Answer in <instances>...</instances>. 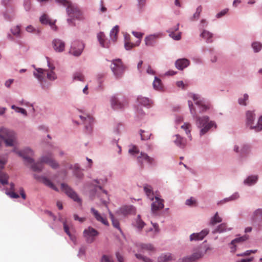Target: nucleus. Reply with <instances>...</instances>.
I'll return each instance as SVG.
<instances>
[{
	"instance_id": "nucleus-1",
	"label": "nucleus",
	"mask_w": 262,
	"mask_h": 262,
	"mask_svg": "<svg viewBox=\"0 0 262 262\" xmlns=\"http://www.w3.org/2000/svg\"><path fill=\"white\" fill-rule=\"evenodd\" d=\"M60 5L66 7V12L69 18L67 21L70 25L75 26L73 20H82L83 19L82 13L77 5L72 3L69 0H56Z\"/></svg>"
},
{
	"instance_id": "nucleus-2",
	"label": "nucleus",
	"mask_w": 262,
	"mask_h": 262,
	"mask_svg": "<svg viewBox=\"0 0 262 262\" xmlns=\"http://www.w3.org/2000/svg\"><path fill=\"white\" fill-rule=\"evenodd\" d=\"M188 103L191 114L192 115L193 118L196 119V125L199 127H203L200 130L201 136L206 133L214 125L215 127H216V125L213 121L208 122L209 117L208 116L200 117L196 115L195 108L191 101H188Z\"/></svg>"
},
{
	"instance_id": "nucleus-3",
	"label": "nucleus",
	"mask_w": 262,
	"mask_h": 262,
	"mask_svg": "<svg viewBox=\"0 0 262 262\" xmlns=\"http://www.w3.org/2000/svg\"><path fill=\"white\" fill-rule=\"evenodd\" d=\"M46 163L52 168L56 169L59 167L58 163L53 159L51 154L42 156L39 162L33 163L31 166L32 170L34 171H40L43 168V163Z\"/></svg>"
},
{
	"instance_id": "nucleus-4",
	"label": "nucleus",
	"mask_w": 262,
	"mask_h": 262,
	"mask_svg": "<svg viewBox=\"0 0 262 262\" xmlns=\"http://www.w3.org/2000/svg\"><path fill=\"white\" fill-rule=\"evenodd\" d=\"M0 138L4 141L7 146H14L17 144L16 134L6 128L0 129Z\"/></svg>"
},
{
	"instance_id": "nucleus-5",
	"label": "nucleus",
	"mask_w": 262,
	"mask_h": 262,
	"mask_svg": "<svg viewBox=\"0 0 262 262\" xmlns=\"http://www.w3.org/2000/svg\"><path fill=\"white\" fill-rule=\"evenodd\" d=\"M49 67L50 69V70H45L42 69L38 68L36 69V72H34V76L37 78L40 82L43 81L46 75H47L48 79L50 80H54L57 78V76L54 72L55 67L53 66L51 67L49 64Z\"/></svg>"
},
{
	"instance_id": "nucleus-6",
	"label": "nucleus",
	"mask_w": 262,
	"mask_h": 262,
	"mask_svg": "<svg viewBox=\"0 0 262 262\" xmlns=\"http://www.w3.org/2000/svg\"><path fill=\"white\" fill-rule=\"evenodd\" d=\"M255 114L248 111L246 113V124L250 127L251 129H254L256 132H259L262 130V116H260L255 125H254L255 119Z\"/></svg>"
},
{
	"instance_id": "nucleus-7",
	"label": "nucleus",
	"mask_w": 262,
	"mask_h": 262,
	"mask_svg": "<svg viewBox=\"0 0 262 262\" xmlns=\"http://www.w3.org/2000/svg\"><path fill=\"white\" fill-rule=\"evenodd\" d=\"M111 69L116 78H120L124 73L125 67L120 59H116L112 60Z\"/></svg>"
},
{
	"instance_id": "nucleus-8",
	"label": "nucleus",
	"mask_w": 262,
	"mask_h": 262,
	"mask_svg": "<svg viewBox=\"0 0 262 262\" xmlns=\"http://www.w3.org/2000/svg\"><path fill=\"white\" fill-rule=\"evenodd\" d=\"M99 232L91 227H88L83 231V236L85 241L88 243H92L95 240V237L98 235Z\"/></svg>"
},
{
	"instance_id": "nucleus-9",
	"label": "nucleus",
	"mask_w": 262,
	"mask_h": 262,
	"mask_svg": "<svg viewBox=\"0 0 262 262\" xmlns=\"http://www.w3.org/2000/svg\"><path fill=\"white\" fill-rule=\"evenodd\" d=\"M84 48V45L82 42L75 41L72 44L69 53L75 56H79L81 55Z\"/></svg>"
},
{
	"instance_id": "nucleus-10",
	"label": "nucleus",
	"mask_w": 262,
	"mask_h": 262,
	"mask_svg": "<svg viewBox=\"0 0 262 262\" xmlns=\"http://www.w3.org/2000/svg\"><path fill=\"white\" fill-rule=\"evenodd\" d=\"M61 187L62 191H63L68 196L73 199L74 201L80 202L81 200L76 193L68 185L62 183L61 185Z\"/></svg>"
},
{
	"instance_id": "nucleus-11",
	"label": "nucleus",
	"mask_w": 262,
	"mask_h": 262,
	"mask_svg": "<svg viewBox=\"0 0 262 262\" xmlns=\"http://www.w3.org/2000/svg\"><path fill=\"white\" fill-rule=\"evenodd\" d=\"M13 151L16 152L19 156L22 157L26 163L28 164L33 163V160L30 157L33 155V151L31 149L27 148L22 151H18L14 149Z\"/></svg>"
},
{
	"instance_id": "nucleus-12",
	"label": "nucleus",
	"mask_w": 262,
	"mask_h": 262,
	"mask_svg": "<svg viewBox=\"0 0 262 262\" xmlns=\"http://www.w3.org/2000/svg\"><path fill=\"white\" fill-rule=\"evenodd\" d=\"M138 162L140 164L141 168H143L144 165L143 160L146 161L149 165H154L155 164V160L154 158L148 156L146 154L141 152L139 156L137 157Z\"/></svg>"
},
{
	"instance_id": "nucleus-13",
	"label": "nucleus",
	"mask_w": 262,
	"mask_h": 262,
	"mask_svg": "<svg viewBox=\"0 0 262 262\" xmlns=\"http://www.w3.org/2000/svg\"><path fill=\"white\" fill-rule=\"evenodd\" d=\"M234 151L238 153L241 157L247 156L250 151V147L249 145L243 144L239 148V146L235 145L234 147Z\"/></svg>"
},
{
	"instance_id": "nucleus-14",
	"label": "nucleus",
	"mask_w": 262,
	"mask_h": 262,
	"mask_svg": "<svg viewBox=\"0 0 262 262\" xmlns=\"http://www.w3.org/2000/svg\"><path fill=\"white\" fill-rule=\"evenodd\" d=\"M91 211L97 221L102 223L104 225L108 226L109 223L105 216L102 215L98 211L94 208L91 209Z\"/></svg>"
},
{
	"instance_id": "nucleus-15",
	"label": "nucleus",
	"mask_w": 262,
	"mask_h": 262,
	"mask_svg": "<svg viewBox=\"0 0 262 262\" xmlns=\"http://www.w3.org/2000/svg\"><path fill=\"white\" fill-rule=\"evenodd\" d=\"M190 97H191L193 101L195 102L196 105L200 107L202 112L205 111L209 108L208 106L205 104L204 101L200 99V97L198 95L191 94H190Z\"/></svg>"
},
{
	"instance_id": "nucleus-16",
	"label": "nucleus",
	"mask_w": 262,
	"mask_h": 262,
	"mask_svg": "<svg viewBox=\"0 0 262 262\" xmlns=\"http://www.w3.org/2000/svg\"><path fill=\"white\" fill-rule=\"evenodd\" d=\"M164 207L163 200L155 196V201L151 204V211L155 213L156 211L163 209Z\"/></svg>"
},
{
	"instance_id": "nucleus-17",
	"label": "nucleus",
	"mask_w": 262,
	"mask_h": 262,
	"mask_svg": "<svg viewBox=\"0 0 262 262\" xmlns=\"http://www.w3.org/2000/svg\"><path fill=\"white\" fill-rule=\"evenodd\" d=\"M160 34L157 33L151 34L145 38V43L146 46L152 47L155 45L158 38L160 37Z\"/></svg>"
},
{
	"instance_id": "nucleus-18",
	"label": "nucleus",
	"mask_w": 262,
	"mask_h": 262,
	"mask_svg": "<svg viewBox=\"0 0 262 262\" xmlns=\"http://www.w3.org/2000/svg\"><path fill=\"white\" fill-rule=\"evenodd\" d=\"M53 47L55 51L61 52L64 50L65 43L59 39H55L52 41Z\"/></svg>"
},
{
	"instance_id": "nucleus-19",
	"label": "nucleus",
	"mask_w": 262,
	"mask_h": 262,
	"mask_svg": "<svg viewBox=\"0 0 262 262\" xmlns=\"http://www.w3.org/2000/svg\"><path fill=\"white\" fill-rule=\"evenodd\" d=\"M140 43V40H137L135 43H133L131 42V40L129 35H126L125 36L124 47L126 50H130L135 47L139 46Z\"/></svg>"
},
{
	"instance_id": "nucleus-20",
	"label": "nucleus",
	"mask_w": 262,
	"mask_h": 262,
	"mask_svg": "<svg viewBox=\"0 0 262 262\" xmlns=\"http://www.w3.org/2000/svg\"><path fill=\"white\" fill-rule=\"evenodd\" d=\"M80 118L83 122L85 128L88 132H90L92 130L91 125L93 122V118L90 116H87L86 117L80 116Z\"/></svg>"
},
{
	"instance_id": "nucleus-21",
	"label": "nucleus",
	"mask_w": 262,
	"mask_h": 262,
	"mask_svg": "<svg viewBox=\"0 0 262 262\" xmlns=\"http://www.w3.org/2000/svg\"><path fill=\"white\" fill-rule=\"evenodd\" d=\"M208 233L209 230L205 229L202 230L200 233H193L190 236V241L202 240L208 234Z\"/></svg>"
},
{
	"instance_id": "nucleus-22",
	"label": "nucleus",
	"mask_w": 262,
	"mask_h": 262,
	"mask_svg": "<svg viewBox=\"0 0 262 262\" xmlns=\"http://www.w3.org/2000/svg\"><path fill=\"white\" fill-rule=\"evenodd\" d=\"M189 64V61L186 58L178 59L175 63L176 68L181 70H183L184 68L187 67Z\"/></svg>"
},
{
	"instance_id": "nucleus-23",
	"label": "nucleus",
	"mask_w": 262,
	"mask_h": 262,
	"mask_svg": "<svg viewBox=\"0 0 262 262\" xmlns=\"http://www.w3.org/2000/svg\"><path fill=\"white\" fill-rule=\"evenodd\" d=\"M40 21L42 24H48L49 25L52 29L55 31L56 30L57 27L55 25V22H53L51 19H49L48 16L44 14L40 17Z\"/></svg>"
},
{
	"instance_id": "nucleus-24",
	"label": "nucleus",
	"mask_w": 262,
	"mask_h": 262,
	"mask_svg": "<svg viewBox=\"0 0 262 262\" xmlns=\"http://www.w3.org/2000/svg\"><path fill=\"white\" fill-rule=\"evenodd\" d=\"M252 221L253 224L262 222V209H258L254 211L252 216Z\"/></svg>"
},
{
	"instance_id": "nucleus-25",
	"label": "nucleus",
	"mask_w": 262,
	"mask_h": 262,
	"mask_svg": "<svg viewBox=\"0 0 262 262\" xmlns=\"http://www.w3.org/2000/svg\"><path fill=\"white\" fill-rule=\"evenodd\" d=\"M111 106L114 110L122 108L125 104L120 102L116 96H113L111 99Z\"/></svg>"
},
{
	"instance_id": "nucleus-26",
	"label": "nucleus",
	"mask_w": 262,
	"mask_h": 262,
	"mask_svg": "<svg viewBox=\"0 0 262 262\" xmlns=\"http://www.w3.org/2000/svg\"><path fill=\"white\" fill-rule=\"evenodd\" d=\"M140 249L141 252H152L155 251V248L154 246L150 244H140L138 246Z\"/></svg>"
},
{
	"instance_id": "nucleus-27",
	"label": "nucleus",
	"mask_w": 262,
	"mask_h": 262,
	"mask_svg": "<svg viewBox=\"0 0 262 262\" xmlns=\"http://www.w3.org/2000/svg\"><path fill=\"white\" fill-rule=\"evenodd\" d=\"M179 29V24H178L176 26L174 27V29H170L168 32L169 33V36L174 39V40H180L181 39V33L179 32L177 34L174 33V31H177Z\"/></svg>"
},
{
	"instance_id": "nucleus-28",
	"label": "nucleus",
	"mask_w": 262,
	"mask_h": 262,
	"mask_svg": "<svg viewBox=\"0 0 262 262\" xmlns=\"http://www.w3.org/2000/svg\"><path fill=\"white\" fill-rule=\"evenodd\" d=\"M174 143L180 148H184L186 146V141L179 135H176L173 137Z\"/></svg>"
},
{
	"instance_id": "nucleus-29",
	"label": "nucleus",
	"mask_w": 262,
	"mask_h": 262,
	"mask_svg": "<svg viewBox=\"0 0 262 262\" xmlns=\"http://www.w3.org/2000/svg\"><path fill=\"white\" fill-rule=\"evenodd\" d=\"M97 38L102 47L106 48L109 47L108 44L105 41V35L103 32H100L98 33Z\"/></svg>"
},
{
	"instance_id": "nucleus-30",
	"label": "nucleus",
	"mask_w": 262,
	"mask_h": 262,
	"mask_svg": "<svg viewBox=\"0 0 262 262\" xmlns=\"http://www.w3.org/2000/svg\"><path fill=\"white\" fill-rule=\"evenodd\" d=\"M40 181L45 185L48 186L51 189L58 191L57 188L54 185V184L48 178L45 177H41Z\"/></svg>"
},
{
	"instance_id": "nucleus-31",
	"label": "nucleus",
	"mask_w": 262,
	"mask_h": 262,
	"mask_svg": "<svg viewBox=\"0 0 262 262\" xmlns=\"http://www.w3.org/2000/svg\"><path fill=\"white\" fill-rule=\"evenodd\" d=\"M137 100L139 103L145 106H150L152 103L151 100H149L148 98L142 96L138 97Z\"/></svg>"
},
{
	"instance_id": "nucleus-32",
	"label": "nucleus",
	"mask_w": 262,
	"mask_h": 262,
	"mask_svg": "<svg viewBox=\"0 0 262 262\" xmlns=\"http://www.w3.org/2000/svg\"><path fill=\"white\" fill-rule=\"evenodd\" d=\"M144 190L148 198L151 200H154V192L151 186L147 184L145 185Z\"/></svg>"
},
{
	"instance_id": "nucleus-33",
	"label": "nucleus",
	"mask_w": 262,
	"mask_h": 262,
	"mask_svg": "<svg viewBox=\"0 0 262 262\" xmlns=\"http://www.w3.org/2000/svg\"><path fill=\"white\" fill-rule=\"evenodd\" d=\"M69 168L74 170V173L76 177L78 178H81L82 177L83 173L79 169V166L77 164H75L74 166L70 165L69 166Z\"/></svg>"
},
{
	"instance_id": "nucleus-34",
	"label": "nucleus",
	"mask_w": 262,
	"mask_h": 262,
	"mask_svg": "<svg viewBox=\"0 0 262 262\" xmlns=\"http://www.w3.org/2000/svg\"><path fill=\"white\" fill-rule=\"evenodd\" d=\"M258 179L257 176H251L248 177L245 181L244 183L248 185H252L254 184Z\"/></svg>"
},
{
	"instance_id": "nucleus-35",
	"label": "nucleus",
	"mask_w": 262,
	"mask_h": 262,
	"mask_svg": "<svg viewBox=\"0 0 262 262\" xmlns=\"http://www.w3.org/2000/svg\"><path fill=\"white\" fill-rule=\"evenodd\" d=\"M201 36L206 39V41L208 43L212 42V34L207 30H204L201 34Z\"/></svg>"
},
{
	"instance_id": "nucleus-36",
	"label": "nucleus",
	"mask_w": 262,
	"mask_h": 262,
	"mask_svg": "<svg viewBox=\"0 0 262 262\" xmlns=\"http://www.w3.org/2000/svg\"><path fill=\"white\" fill-rule=\"evenodd\" d=\"M9 176L6 172L0 170V183L3 185L8 183Z\"/></svg>"
},
{
	"instance_id": "nucleus-37",
	"label": "nucleus",
	"mask_w": 262,
	"mask_h": 262,
	"mask_svg": "<svg viewBox=\"0 0 262 262\" xmlns=\"http://www.w3.org/2000/svg\"><path fill=\"white\" fill-rule=\"evenodd\" d=\"M172 260V256L170 253L162 254L158 258L159 262H168Z\"/></svg>"
},
{
	"instance_id": "nucleus-38",
	"label": "nucleus",
	"mask_w": 262,
	"mask_h": 262,
	"mask_svg": "<svg viewBox=\"0 0 262 262\" xmlns=\"http://www.w3.org/2000/svg\"><path fill=\"white\" fill-rule=\"evenodd\" d=\"M222 221V218L219 215L218 212H216L214 215L211 217L210 221V225L214 226L217 223H221Z\"/></svg>"
},
{
	"instance_id": "nucleus-39",
	"label": "nucleus",
	"mask_w": 262,
	"mask_h": 262,
	"mask_svg": "<svg viewBox=\"0 0 262 262\" xmlns=\"http://www.w3.org/2000/svg\"><path fill=\"white\" fill-rule=\"evenodd\" d=\"M118 32L119 27L118 26H116L112 29L110 32L111 38L114 41H116L117 40Z\"/></svg>"
},
{
	"instance_id": "nucleus-40",
	"label": "nucleus",
	"mask_w": 262,
	"mask_h": 262,
	"mask_svg": "<svg viewBox=\"0 0 262 262\" xmlns=\"http://www.w3.org/2000/svg\"><path fill=\"white\" fill-rule=\"evenodd\" d=\"M227 225L226 223H222L219 225L213 231V233H222L227 231Z\"/></svg>"
},
{
	"instance_id": "nucleus-41",
	"label": "nucleus",
	"mask_w": 262,
	"mask_h": 262,
	"mask_svg": "<svg viewBox=\"0 0 262 262\" xmlns=\"http://www.w3.org/2000/svg\"><path fill=\"white\" fill-rule=\"evenodd\" d=\"M63 229L64 230V232L69 235L70 239L74 242L76 240V237L74 235H72L70 232V228L67 224L66 222H64L63 223Z\"/></svg>"
},
{
	"instance_id": "nucleus-42",
	"label": "nucleus",
	"mask_w": 262,
	"mask_h": 262,
	"mask_svg": "<svg viewBox=\"0 0 262 262\" xmlns=\"http://www.w3.org/2000/svg\"><path fill=\"white\" fill-rule=\"evenodd\" d=\"M153 86L155 89L158 90H160L162 89L161 81L159 78L156 77L155 78V80L153 82Z\"/></svg>"
},
{
	"instance_id": "nucleus-43",
	"label": "nucleus",
	"mask_w": 262,
	"mask_h": 262,
	"mask_svg": "<svg viewBox=\"0 0 262 262\" xmlns=\"http://www.w3.org/2000/svg\"><path fill=\"white\" fill-rule=\"evenodd\" d=\"M109 214H110V218L112 220V224H113V226L115 228H116L119 230H120L119 223L118 221L115 219L113 213L111 212L110 211Z\"/></svg>"
},
{
	"instance_id": "nucleus-44",
	"label": "nucleus",
	"mask_w": 262,
	"mask_h": 262,
	"mask_svg": "<svg viewBox=\"0 0 262 262\" xmlns=\"http://www.w3.org/2000/svg\"><path fill=\"white\" fill-rule=\"evenodd\" d=\"M193 259H194V260L195 261L196 260H198L203 256V253L200 250L198 249L196 250L192 255H191Z\"/></svg>"
},
{
	"instance_id": "nucleus-45",
	"label": "nucleus",
	"mask_w": 262,
	"mask_h": 262,
	"mask_svg": "<svg viewBox=\"0 0 262 262\" xmlns=\"http://www.w3.org/2000/svg\"><path fill=\"white\" fill-rule=\"evenodd\" d=\"M191 125L188 123H184V125L181 126V128L185 130L186 134L188 135V137L191 140V136L190 134Z\"/></svg>"
},
{
	"instance_id": "nucleus-46",
	"label": "nucleus",
	"mask_w": 262,
	"mask_h": 262,
	"mask_svg": "<svg viewBox=\"0 0 262 262\" xmlns=\"http://www.w3.org/2000/svg\"><path fill=\"white\" fill-rule=\"evenodd\" d=\"M141 138L142 140H146L149 139L151 134L145 132L144 130H141L140 131Z\"/></svg>"
},
{
	"instance_id": "nucleus-47",
	"label": "nucleus",
	"mask_w": 262,
	"mask_h": 262,
	"mask_svg": "<svg viewBox=\"0 0 262 262\" xmlns=\"http://www.w3.org/2000/svg\"><path fill=\"white\" fill-rule=\"evenodd\" d=\"M7 162V157L6 156H0V169H3Z\"/></svg>"
},
{
	"instance_id": "nucleus-48",
	"label": "nucleus",
	"mask_w": 262,
	"mask_h": 262,
	"mask_svg": "<svg viewBox=\"0 0 262 262\" xmlns=\"http://www.w3.org/2000/svg\"><path fill=\"white\" fill-rule=\"evenodd\" d=\"M248 238H249V236L247 235H245L242 237H240L238 238H236L235 239H234V240H233L231 242V244L234 245L236 243L245 241L248 239Z\"/></svg>"
},
{
	"instance_id": "nucleus-49",
	"label": "nucleus",
	"mask_w": 262,
	"mask_h": 262,
	"mask_svg": "<svg viewBox=\"0 0 262 262\" xmlns=\"http://www.w3.org/2000/svg\"><path fill=\"white\" fill-rule=\"evenodd\" d=\"M137 227L139 229H142L145 225L144 222L141 219L140 215H138L136 221Z\"/></svg>"
},
{
	"instance_id": "nucleus-50",
	"label": "nucleus",
	"mask_w": 262,
	"mask_h": 262,
	"mask_svg": "<svg viewBox=\"0 0 262 262\" xmlns=\"http://www.w3.org/2000/svg\"><path fill=\"white\" fill-rule=\"evenodd\" d=\"M73 78L74 80L83 81L84 80V77L81 73H75L74 75Z\"/></svg>"
},
{
	"instance_id": "nucleus-51",
	"label": "nucleus",
	"mask_w": 262,
	"mask_h": 262,
	"mask_svg": "<svg viewBox=\"0 0 262 262\" xmlns=\"http://www.w3.org/2000/svg\"><path fill=\"white\" fill-rule=\"evenodd\" d=\"M252 47L255 52H258L261 50L262 45L258 42H254L252 43Z\"/></svg>"
},
{
	"instance_id": "nucleus-52",
	"label": "nucleus",
	"mask_w": 262,
	"mask_h": 262,
	"mask_svg": "<svg viewBox=\"0 0 262 262\" xmlns=\"http://www.w3.org/2000/svg\"><path fill=\"white\" fill-rule=\"evenodd\" d=\"M101 262H114V260L113 257L110 255H103L102 256Z\"/></svg>"
},
{
	"instance_id": "nucleus-53",
	"label": "nucleus",
	"mask_w": 262,
	"mask_h": 262,
	"mask_svg": "<svg viewBox=\"0 0 262 262\" xmlns=\"http://www.w3.org/2000/svg\"><path fill=\"white\" fill-rule=\"evenodd\" d=\"M26 31L28 32L34 33L35 34H39L40 32L39 30L34 28L31 25L27 27Z\"/></svg>"
},
{
	"instance_id": "nucleus-54",
	"label": "nucleus",
	"mask_w": 262,
	"mask_h": 262,
	"mask_svg": "<svg viewBox=\"0 0 262 262\" xmlns=\"http://www.w3.org/2000/svg\"><path fill=\"white\" fill-rule=\"evenodd\" d=\"M202 11V6H199L196 8L195 13L193 14V18L194 19H199Z\"/></svg>"
},
{
	"instance_id": "nucleus-55",
	"label": "nucleus",
	"mask_w": 262,
	"mask_h": 262,
	"mask_svg": "<svg viewBox=\"0 0 262 262\" xmlns=\"http://www.w3.org/2000/svg\"><path fill=\"white\" fill-rule=\"evenodd\" d=\"M11 108L14 110L17 113H20L25 115H27V112L24 108L17 107L14 105H12Z\"/></svg>"
},
{
	"instance_id": "nucleus-56",
	"label": "nucleus",
	"mask_w": 262,
	"mask_h": 262,
	"mask_svg": "<svg viewBox=\"0 0 262 262\" xmlns=\"http://www.w3.org/2000/svg\"><path fill=\"white\" fill-rule=\"evenodd\" d=\"M20 29L18 26H15L11 29L12 34L16 36H18L20 34Z\"/></svg>"
},
{
	"instance_id": "nucleus-57",
	"label": "nucleus",
	"mask_w": 262,
	"mask_h": 262,
	"mask_svg": "<svg viewBox=\"0 0 262 262\" xmlns=\"http://www.w3.org/2000/svg\"><path fill=\"white\" fill-rule=\"evenodd\" d=\"M128 152L130 154L134 155L136 154H138L139 150L138 147L136 146H132L128 150Z\"/></svg>"
},
{
	"instance_id": "nucleus-58",
	"label": "nucleus",
	"mask_w": 262,
	"mask_h": 262,
	"mask_svg": "<svg viewBox=\"0 0 262 262\" xmlns=\"http://www.w3.org/2000/svg\"><path fill=\"white\" fill-rule=\"evenodd\" d=\"M248 98H249V96L247 94H245L244 95V98L242 99V98H239L238 99V103L239 104L241 105H246V103L245 102L246 101L248 100Z\"/></svg>"
},
{
	"instance_id": "nucleus-59",
	"label": "nucleus",
	"mask_w": 262,
	"mask_h": 262,
	"mask_svg": "<svg viewBox=\"0 0 262 262\" xmlns=\"http://www.w3.org/2000/svg\"><path fill=\"white\" fill-rule=\"evenodd\" d=\"M135 255L137 258L142 259L144 262H152V260L150 258L143 256L140 254H136Z\"/></svg>"
},
{
	"instance_id": "nucleus-60",
	"label": "nucleus",
	"mask_w": 262,
	"mask_h": 262,
	"mask_svg": "<svg viewBox=\"0 0 262 262\" xmlns=\"http://www.w3.org/2000/svg\"><path fill=\"white\" fill-rule=\"evenodd\" d=\"M186 204L188 206H195L196 205V201L192 197L186 201Z\"/></svg>"
},
{
	"instance_id": "nucleus-61",
	"label": "nucleus",
	"mask_w": 262,
	"mask_h": 262,
	"mask_svg": "<svg viewBox=\"0 0 262 262\" xmlns=\"http://www.w3.org/2000/svg\"><path fill=\"white\" fill-rule=\"evenodd\" d=\"M193 262L194 261V259H193L191 255L189 256H186L183 258L182 259H180L179 262Z\"/></svg>"
},
{
	"instance_id": "nucleus-62",
	"label": "nucleus",
	"mask_w": 262,
	"mask_h": 262,
	"mask_svg": "<svg viewBox=\"0 0 262 262\" xmlns=\"http://www.w3.org/2000/svg\"><path fill=\"white\" fill-rule=\"evenodd\" d=\"M257 250H247L245 252L242 253L241 254H237V255L238 256H248L250 255L251 253H254L256 252Z\"/></svg>"
},
{
	"instance_id": "nucleus-63",
	"label": "nucleus",
	"mask_w": 262,
	"mask_h": 262,
	"mask_svg": "<svg viewBox=\"0 0 262 262\" xmlns=\"http://www.w3.org/2000/svg\"><path fill=\"white\" fill-rule=\"evenodd\" d=\"M6 194L12 198L17 199L19 197V195L14 192V191L6 192Z\"/></svg>"
},
{
	"instance_id": "nucleus-64",
	"label": "nucleus",
	"mask_w": 262,
	"mask_h": 262,
	"mask_svg": "<svg viewBox=\"0 0 262 262\" xmlns=\"http://www.w3.org/2000/svg\"><path fill=\"white\" fill-rule=\"evenodd\" d=\"M132 34L135 36L137 38V40H141V38L143 35V33L136 31H133Z\"/></svg>"
}]
</instances>
